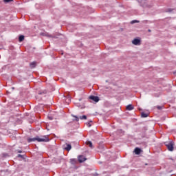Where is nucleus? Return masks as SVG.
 Here are the masks:
<instances>
[{
  "instance_id": "obj_1",
  "label": "nucleus",
  "mask_w": 176,
  "mask_h": 176,
  "mask_svg": "<svg viewBox=\"0 0 176 176\" xmlns=\"http://www.w3.org/2000/svg\"><path fill=\"white\" fill-rule=\"evenodd\" d=\"M35 141H37L38 142H49V138L46 135H44L42 138L36 137L28 139V142H32Z\"/></svg>"
},
{
  "instance_id": "obj_2",
  "label": "nucleus",
  "mask_w": 176,
  "mask_h": 176,
  "mask_svg": "<svg viewBox=\"0 0 176 176\" xmlns=\"http://www.w3.org/2000/svg\"><path fill=\"white\" fill-rule=\"evenodd\" d=\"M164 144L169 151L173 152L174 151V141L165 142Z\"/></svg>"
},
{
  "instance_id": "obj_3",
  "label": "nucleus",
  "mask_w": 176,
  "mask_h": 176,
  "mask_svg": "<svg viewBox=\"0 0 176 176\" xmlns=\"http://www.w3.org/2000/svg\"><path fill=\"white\" fill-rule=\"evenodd\" d=\"M63 149L69 152V151H71V149H72V146H71V144H69L68 143H66L63 146Z\"/></svg>"
},
{
  "instance_id": "obj_4",
  "label": "nucleus",
  "mask_w": 176,
  "mask_h": 176,
  "mask_svg": "<svg viewBox=\"0 0 176 176\" xmlns=\"http://www.w3.org/2000/svg\"><path fill=\"white\" fill-rule=\"evenodd\" d=\"M89 100H92V101H94L95 102H98V101H100V98H98V96H89Z\"/></svg>"
},
{
  "instance_id": "obj_5",
  "label": "nucleus",
  "mask_w": 176,
  "mask_h": 176,
  "mask_svg": "<svg viewBox=\"0 0 176 176\" xmlns=\"http://www.w3.org/2000/svg\"><path fill=\"white\" fill-rule=\"evenodd\" d=\"M133 45H138L140 43H141V40L138 38H135L132 41Z\"/></svg>"
},
{
  "instance_id": "obj_6",
  "label": "nucleus",
  "mask_w": 176,
  "mask_h": 176,
  "mask_svg": "<svg viewBox=\"0 0 176 176\" xmlns=\"http://www.w3.org/2000/svg\"><path fill=\"white\" fill-rule=\"evenodd\" d=\"M86 157H85V156L83 155H80L78 157V161L80 163H83V162H86Z\"/></svg>"
},
{
  "instance_id": "obj_7",
  "label": "nucleus",
  "mask_w": 176,
  "mask_h": 176,
  "mask_svg": "<svg viewBox=\"0 0 176 176\" xmlns=\"http://www.w3.org/2000/svg\"><path fill=\"white\" fill-rule=\"evenodd\" d=\"M126 111H133L134 109V106L132 104H128L126 107Z\"/></svg>"
},
{
  "instance_id": "obj_8",
  "label": "nucleus",
  "mask_w": 176,
  "mask_h": 176,
  "mask_svg": "<svg viewBox=\"0 0 176 176\" xmlns=\"http://www.w3.org/2000/svg\"><path fill=\"white\" fill-rule=\"evenodd\" d=\"M134 152H135V155H140V153H141V148H135L134 150Z\"/></svg>"
},
{
  "instance_id": "obj_9",
  "label": "nucleus",
  "mask_w": 176,
  "mask_h": 176,
  "mask_svg": "<svg viewBox=\"0 0 176 176\" xmlns=\"http://www.w3.org/2000/svg\"><path fill=\"white\" fill-rule=\"evenodd\" d=\"M157 109H158L159 111H162L163 109H164V105H157L156 107Z\"/></svg>"
},
{
  "instance_id": "obj_10",
  "label": "nucleus",
  "mask_w": 176,
  "mask_h": 176,
  "mask_svg": "<svg viewBox=\"0 0 176 176\" xmlns=\"http://www.w3.org/2000/svg\"><path fill=\"white\" fill-rule=\"evenodd\" d=\"M86 145H88L89 146V148H93V143L91 142H90V141L86 142Z\"/></svg>"
},
{
  "instance_id": "obj_11",
  "label": "nucleus",
  "mask_w": 176,
  "mask_h": 176,
  "mask_svg": "<svg viewBox=\"0 0 176 176\" xmlns=\"http://www.w3.org/2000/svg\"><path fill=\"white\" fill-rule=\"evenodd\" d=\"M30 65L31 68H35V67H36V62H32Z\"/></svg>"
},
{
  "instance_id": "obj_12",
  "label": "nucleus",
  "mask_w": 176,
  "mask_h": 176,
  "mask_svg": "<svg viewBox=\"0 0 176 176\" xmlns=\"http://www.w3.org/2000/svg\"><path fill=\"white\" fill-rule=\"evenodd\" d=\"M19 42H23L24 41V36L21 35L19 38Z\"/></svg>"
},
{
  "instance_id": "obj_13",
  "label": "nucleus",
  "mask_w": 176,
  "mask_h": 176,
  "mask_svg": "<svg viewBox=\"0 0 176 176\" xmlns=\"http://www.w3.org/2000/svg\"><path fill=\"white\" fill-rule=\"evenodd\" d=\"M141 116L142 118H148V114L145 113H142Z\"/></svg>"
},
{
  "instance_id": "obj_14",
  "label": "nucleus",
  "mask_w": 176,
  "mask_h": 176,
  "mask_svg": "<svg viewBox=\"0 0 176 176\" xmlns=\"http://www.w3.org/2000/svg\"><path fill=\"white\" fill-rule=\"evenodd\" d=\"M80 119L81 120H86V119H87V117L86 116H80Z\"/></svg>"
},
{
  "instance_id": "obj_15",
  "label": "nucleus",
  "mask_w": 176,
  "mask_h": 176,
  "mask_svg": "<svg viewBox=\"0 0 176 176\" xmlns=\"http://www.w3.org/2000/svg\"><path fill=\"white\" fill-rule=\"evenodd\" d=\"M72 116L73 118H75V120H76V122H79V118H78V116H74V115H72Z\"/></svg>"
},
{
  "instance_id": "obj_16",
  "label": "nucleus",
  "mask_w": 176,
  "mask_h": 176,
  "mask_svg": "<svg viewBox=\"0 0 176 176\" xmlns=\"http://www.w3.org/2000/svg\"><path fill=\"white\" fill-rule=\"evenodd\" d=\"M9 2H13V0H3L4 3H9Z\"/></svg>"
},
{
  "instance_id": "obj_17",
  "label": "nucleus",
  "mask_w": 176,
  "mask_h": 176,
  "mask_svg": "<svg viewBox=\"0 0 176 176\" xmlns=\"http://www.w3.org/2000/svg\"><path fill=\"white\" fill-rule=\"evenodd\" d=\"M135 23H140V21H137V20H133L131 22V24H134Z\"/></svg>"
},
{
  "instance_id": "obj_18",
  "label": "nucleus",
  "mask_w": 176,
  "mask_h": 176,
  "mask_svg": "<svg viewBox=\"0 0 176 176\" xmlns=\"http://www.w3.org/2000/svg\"><path fill=\"white\" fill-rule=\"evenodd\" d=\"M90 123H91V121L90 122H88L87 124L88 127H91V124Z\"/></svg>"
},
{
  "instance_id": "obj_19",
  "label": "nucleus",
  "mask_w": 176,
  "mask_h": 176,
  "mask_svg": "<svg viewBox=\"0 0 176 176\" xmlns=\"http://www.w3.org/2000/svg\"><path fill=\"white\" fill-rule=\"evenodd\" d=\"M18 157H23V155H21V154H19Z\"/></svg>"
},
{
  "instance_id": "obj_20",
  "label": "nucleus",
  "mask_w": 176,
  "mask_h": 176,
  "mask_svg": "<svg viewBox=\"0 0 176 176\" xmlns=\"http://www.w3.org/2000/svg\"><path fill=\"white\" fill-rule=\"evenodd\" d=\"M19 153H21V151H18Z\"/></svg>"
},
{
  "instance_id": "obj_21",
  "label": "nucleus",
  "mask_w": 176,
  "mask_h": 176,
  "mask_svg": "<svg viewBox=\"0 0 176 176\" xmlns=\"http://www.w3.org/2000/svg\"><path fill=\"white\" fill-rule=\"evenodd\" d=\"M38 94H42V92L38 93Z\"/></svg>"
},
{
  "instance_id": "obj_22",
  "label": "nucleus",
  "mask_w": 176,
  "mask_h": 176,
  "mask_svg": "<svg viewBox=\"0 0 176 176\" xmlns=\"http://www.w3.org/2000/svg\"><path fill=\"white\" fill-rule=\"evenodd\" d=\"M148 32H151V30H148Z\"/></svg>"
},
{
  "instance_id": "obj_23",
  "label": "nucleus",
  "mask_w": 176,
  "mask_h": 176,
  "mask_svg": "<svg viewBox=\"0 0 176 176\" xmlns=\"http://www.w3.org/2000/svg\"><path fill=\"white\" fill-rule=\"evenodd\" d=\"M50 120H52V118H50Z\"/></svg>"
}]
</instances>
